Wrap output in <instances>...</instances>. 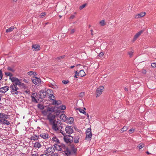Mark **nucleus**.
Here are the masks:
<instances>
[{"instance_id":"obj_1","label":"nucleus","mask_w":156,"mask_h":156,"mask_svg":"<svg viewBox=\"0 0 156 156\" xmlns=\"http://www.w3.org/2000/svg\"><path fill=\"white\" fill-rule=\"evenodd\" d=\"M52 125V129L55 131H59L60 130V132L63 135L65 134V133H64V132L62 130V125L60 123V121L59 120H58L57 121L56 120H55L52 123L50 124Z\"/></svg>"},{"instance_id":"obj_2","label":"nucleus","mask_w":156,"mask_h":156,"mask_svg":"<svg viewBox=\"0 0 156 156\" xmlns=\"http://www.w3.org/2000/svg\"><path fill=\"white\" fill-rule=\"evenodd\" d=\"M10 88L11 89V92L12 94L19 95L20 94V92L19 90V88L16 85H12Z\"/></svg>"},{"instance_id":"obj_3","label":"nucleus","mask_w":156,"mask_h":156,"mask_svg":"<svg viewBox=\"0 0 156 156\" xmlns=\"http://www.w3.org/2000/svg\"><path fill=\"white\" fill-rule=\"evenodd\" d=\"M46 116H47V119L49 121L50 124L52 123L55 120L56 116L54 114L52 113H49L47 114Z\"/></svg>"},{"instance_id":"obj_4","label":"nucleus","mask_w":156,"mask_h":156,"mask_svg":"<svg viewBox=\"0 0 156 156\" xmlns=\"http://www.w3.org/2000/svg\"><path fill=\"white\" fill-rule=\"evenodd\" d=\"M46 149L45 151L48 154L51 155L54 153L55 151V148L52 146L46 148Z\"/></svg>"},{"instance_id":"obj_5","label":"nucleus","mask_w":156,"mask_h":156,"mask_svg":"<svg viewBox=\"0 0 156 156\" xmlns=\"http://www.w3.org/2000/svg\"><path fill=\"white\" fill-rule=\"evenodd\" d=\"M9 79L11 80L12 82L13 83L12 85H16V86L17 85L20 86L21 83L18 79L15 77H9Z\"/></svg>"},{"instance_id":"obj_6","label":"nucleus","mask_w":156,"mask_h":156,"mask_svg":"<svg viewBox=\"0 0 156 156\" xmlns=\"http://www.w3.org/2000/svg\"><path fill=\"white\" fill-rule=\"evenodd\" d=\"M54 111V109L52 108L48 107L46 110H44L42 111V113L44 116L46 115L47 114L52 113Z\"/></svg>"},{"instance_id":"obj_7","label":"nucleus","mask_w":156,"mask_h":156,"mask_svg":"<svg viewBox=\"0 0 156 156\" xmlns=\"http://www.w3.org/2000/svg\"><path fill=\"white\" fill-rule=\"evenodd\" d=\"M86 139L87 140H90L92 136L91 130L90 128L87 129L86 132Z\"/></svg>"},{"instance_id":"obj_8","label":"nucleus","mask_w":156,"mask_h":156,"mask_svg":"<svg viewBox=\"0 0 156 156\" xmlns=\"http://www.w3.org/2000/svg\"><path fill=\"white\" fill-rule=\"evenodd\" d=\"M64 140L67 143L72 142L73 140V138L72 136L69 135H64Z\"/></svg>"},{"instance_id":"obj_9","label":"nucleus","mask_w":156,"mask_h":156,"mask_svg":"<svg viewBox=\"0 0 156 156\" xmlns=\"http://www.w3.org/2000/svg\"><path fill=\"white\" fill-rule=\"evenodd\" d=\"M104 87L101 86L98 88L96 91V97H99L103 91Z\"/></svg>"},{"instance_id":"obj_10","label":"nucleus","mask_w":156,"mask_h":156,"mask_svg":"<svg viewBox=\"0 0 156 156\" xmlns=\"http://www.w3.org/2000/svg\"><path fill=\"white\" fill-rule=\"evenodd\" d=\"M32 82L37 85L39 86L41 83V80L37 77H34L32 79Z\"/></svg>"},{"instance_id":"obj_11","label":"nucleus","mask_w":156,"mask_h":156,"mask_svg":"<svg viewBox=\"0 0 156 156\" xmlns=\"http://www.w3.org/2000/svg\"><path fill=\"white\" fill-rule=\"evenodd\" d=\"M65 130L66 133L69 134H72L73 132V127L70 126H67L65 128Z\"/></svg>"},{"instance_id":"obj_12","label":"nucleus","mask_w":156,"mask_h":156,"mask_svg":"<svg viewBox=\"0 0 156 156\" xmlns=\"http://www.w3.org/2000/svg\"><path fill=\"white\" fill-rule=\"evenodd\" d=\"M9 115H6L4 113H0V123H1L2 120L4 119H8L9 118Z\"/></svg>"},{"instance_id":"obj_13","label":"nucleus","mask_w":156,"mask_h":156,"mask_svg":"<svg viewBox=\"0 0 156 156\" xmlns=\"http://www.w3.org/2000/svg\"><path fill=\"white\" fill-rule=\"evenodd\" d=\"M31 47L33 51H38L41 49L40 46L37 44H32Z\"/></svg>"},{"instance_id":"obj_14","label":"nucleus","mask_w":156,"mask_h":156,"mask_svg":"<svg viewBox=\"0 0 156 156\" xmlns=\"http://www.w3.org/2000/svg\"><path fill=\"white\" fill-rule=\"evenodd\" d=\"M144 32V30H141L139 32L136 33L134 36L133 41H136V39L139 37L141 34Z\"/></svg>"},{"instance_id":"obj_15","label":"nucleus","mask_w":156,"mask_h":156,"mask_svg":"<svg viewBox=\"0 0 156 156\" xmlns=\"http://www.w3.org/2000/svg\"><path fill=\"white\" fill-rule=\"evenodd\" d=\"M47 94L48 96H49V98L53 97V98H55V97L52 94V91L51 90L48 89L47 90Z\"/></svg>"},{"instance_id":"obj_16","label":"nucleus","mask_w":156,"mask_h":156,"mask_svg":"<svg viewBox=\"0 0 156 156\" xmlns=\"http://www.w3.org/2000/svg\"><path fill=\"white\" fill-rule=\"evenodd\" d=\"M146 14L144 12H142L140 13L137 14L135 15V17L136 19H138L144 16Z\"/></svg>"},{"instance_id":"obj_17","label":"nucleus","mask_w":156,"mask_h":156,"mask_svg":"<svg viewBox=\"0 0 156 156\" xmlns=\"http://www.w3.org/2000/svg\"><path fill=\"white\" fill-rule=\"evenodd\" d=\"M47 94V91L46 92L44 90H41L40 92V96L41 98H44Z\"/></svg>"},{"instance_id":"obj_18","label":"nucleus","mask_w":156,"mask_h":156,"mask_svg":"<svg viewBox=\"0 0 156 156\" xmlns=\"http://www.w3.org/2000/svg\"><path fill=\"white\" fill-rule=\"evenodd\" d=\"M9 89V87L8 86H5L3 87L0 88V92L5 93Z\"/></svg>"},{"instance_id":"obj_19","label":"nucleus","mask_w":156,"mask_h":156,"mask_svg":"<svg viewBox=\"0 0 156 156\" xmlns=\"http://www.w3.org/2000/svg\"><path fill=\"white\" fill-rule=\"evenodd\" d=\"M40 136L44 139H48L49 137L48 134L47 133H43L40 134Z\"/></svg>"},{"instance_id":"obj_20","label":"nucleus","mask_w":156,"mask_h":156,"mask_svg":"<svg viewBox=\"0 0 156 156\" xmlns=\"http://www.w3.org/2000/svg\"><path fill=\"white\" fill-rule=\"evenodd\" d=\"M39 138V136L37 135H36L34 134L33 136H31L30 138V139L31 140L34 141H36Z\"/></svg>"},{"instance_id":"obj_21","label":"nucleus","mask_w":156,"mask_h":156,"mask_svg":"<svg viewBox=\"0 0 156 156\" xmlns=\"http://www.w3.org/2000/svg\"><path fill=\"white\" fill-rule=\"evenodd\" d=\"M60 119H62L64 122H66L67 120L68 117L64 114H62L60 116Z\"/></svg>"},{"instance_id":"obj_22","label":"nucleus","mask_w":156,"mask_h":156,"mask_svg":"<svg viewBox=\"0 0 156 156\" xmlns=\"http://www.w3.org/2000/svg\"><path fill=\"white\" fill-rule=\"evenodd\" d=\"M62 102V101L60 100H54L52 104L55 105H58L61 104Z\"/></svg>"},{"instance_id":"obj_23","label":"nucleus","mask_w":156,"mask_h":156,"mask_svg":"<svg viewBox=\"0 0 156 156\" xmlns=\"http://www.w3.org/2000/svg\"><path fill=\"white\" fill-rule=\"evenodd\" d=\"M79 75L80 76H85L86 74L83 70H81L78 73Z\"/></svg>"},{"instance_id":"obj_24","label":"nucleus","mask_w":156,"mask_h":156,"mask_svg":"<svg viewBox=\"0 0 156 156\" xmlns=\"http://www.w3.org/2000/svg\"><path fill=\"white\" fill-rule=\"evenodd\" d=\"M74 121L73 118V117H70L67 119V120L66 121L69 124H72Z\"/></svg>"},{"instance_id":"obj_25","label":"nucleus","mask_w":156,"mask_h":156,"mask_svg":"<svg viewBox=\"0 0 156 156\" xmlns=\"http://www.w3.org/2000/svg\"><path fill=\"white\" fill-rule=\"evenodd\" d=\"M14 28V26H12L6 30V32L9 33L12 31Z\"/></svg>"},{"instance_id":"obj_26","label":"nucleus","mask_w":156,"mask_h":156,"mask_svg":"<svg viewBox=\"0 0 156 156\" xmlns=\"http://www.w3.org/2000/svg\"><path fill=\"white\" fill-rule=\"evenodd\" d=\"M6 119H4L2 120V122L4 124H6L7 125L10 124V122L7 120Z\"/></svg>"},{"instance_id":"obj_27","label":"nucleus","mask_w":156,"mask_h":156,"mask_svg":"<svg viewBox=\"0 0 156 156\" xmlns=\"http://www.w3.org/2000/svg\"><path fill=\"white\" fill-rule=\"evenodd\" d=\"M20 86L21 87L24 89L25 90L27 89V87L26 85L24 83H21L20 84Z\"/></svg>"},{"instance_id":"obj_28","label":"nucleus","mask_w":156,"mask_h":156,"mask_svg":"<svg viewBox=\"0 0 156 156\" xmlns=\"http://www.w3.org/2000/svg\"><path fill=\"white\" fill-rule=\"evenodd\" d=\"M34 147H35L39 148L41 147V145L40 143L36 142L34 144Z\"/></svg>"},{"instance_id":"obj_29","label":"nucleus","mask_w":156,"mask_h":156,"mask_svg":"<svg viewBox=\"0 0 156 156\" xmlns=\"http://www.w3.org/2000/svg\"><path fill=\"white\" fill-rule=\"evenodd\" d=\"M100 23L101 26H103L106 25L105 20H103L100 22Z\"/></svg>"},{"instance_id":"obj_30","label":"nucleus","mask_w":156,"mask_h":156,"mask_svg":"<svg viewBox=\"0 0 156 156\" xmlns=\"http://www.w3.org/2000/svg\"><path fill=\"white\" fill-rule=\"evenodd\" d=\"M7 69L8 70L12 72H14L15 70L13 67H12L10 66H8L7 67Z\"/></svg>"},{"instance_id":"obj_31","label":"nucleus","mask_w":156,"mask_h":156,"mask_svg":"<svg viewBox=\"0 0 156 156\" xmlns=\"http://www.w3.org/2000/svg\"><path fill=\"white\" fill-rule=\"evenodd\" d=\"M128 129V128L126 126H124L121 129V133H122L126 131Z\"/></svg>"},{"instance_id":"obj_32","label":"nucleus","mask_w":156,"mask_h":156,"mask_svg":"<svg viewBox=\"0 0 156 156\" xmlns=\"http://www.w3.org/2000/svg\"><path fill=\"white\" fill-rule=\"evenodd\" d=\"M50 87L53 88L55 89H57L58 87L54 83H53V84L52 83H51V85L50 86Z\"/></svg>"},{"instance_id":"obj_33","label":"nucleus","mask_w":156,"mask_h":156,"mask_svg":"<svg viewBox=\"0 0 156 156\" xmlns=\"http://www.w3.org/2000/svg\"><path fill=\"white\" fill-rule=\"evenodd\" d=\"M37 107L41 110H42L44 109V106L41 104H39L37 105Z\"/></svg>"},{"instance_id":"obj_34","label":"nucleus","mask_w":156,"mask_h":156,"mask_svg":"<svg viewBox=\"0 0 156 156\" xmlns=\"http://www.w3.org/2000/svg\"><path fill=\"white\" fill-rule=\"evenodd\" d=\"M52 140L53 141L55 142V143H59V140H58V139L57 138H56V137H53L52 138Z\"/></svg>"},{"instance_id":"obj_35","label":"nucleus","mask_w":156,"mask_h":156,"mask_svg":"<svg viewBox=\"0 0 156 156\" xmlns=\"http://www.w3.org/2000/svg\"><path fill=\"white\" fill-rule=\"evenodd\" d=\"M5 74L6 76H9L10 77H12V73H10V72H5Z\"/></svg>"},{"instance_id":"obj_36","label":"nucleus","mask_w":156,"mask_h":156,"mask_svg":"<svg viewBox=\"0 0 156 156\" xmlns=\"http://www.w3.org/2000/svg\"><path fill=\"white\" fill-rule=\"evenodd\" d=\"M144 145L143 143H141L137 147H138L139 148V149L140 150L141 149L144 147Z\"/></svg>"},{"instance_id":"obj_37","label":"nucleus","mask_w":156,"mask_h":156,"mask_svg":"<svg viewBox=\"0 0 156 156\" xmlns=\"http://www.w3.org/2000/svg\"><path fill=\"white\" fill-rule=\"evenodd\" d=\"M46 15V13L45 12L42 13L41 14V15L40 16V17L41 18H42L44 17Z\"/></svg>"},{"instance_id":"obj_38","label":"nucleus","mask_w":156,"mask_h":156,"mask_svg":"<svg viewBox=\"0 0 156 156\" xmlns=\"http://www.w3.org/2000/svg\"><path fill=\"white\" fill-rule=\"evenodd\" d=\"M79 111L81 113H83L84 114H86V112L84 111L83 110L81 109V108H78V109Z\"/></svg>"},{"instance_id":"obj_39","label":"nucleus","mask_w":156,"mask_h":156,"mask_svg":"<svg viewBox=\"0 0 156 156\" xmlns=\"http://www.w3.org/2000/svg\"><path fill=\"white\" fill-rule=\"evenodd\" d=\"M31 98L32 101L33 102H35L36 103H37V101L35 97H33V96H31Z\"/></svg>"},{"instance_id":"obj_40","label":"nucleus","mask_w":156,"mask_h":156,"mask_svg":"<svg viewBox=\"0 0 156 156\" xmlns=\"http://www.w3.org/2000/svg\"><path fill=\"white\" fill-rule=\"evenodd\" d=\"M86 5H87V4H84L82 5H81L80 7V8H79L80 9V10H81L83 9L86 6Z\"/></svg>"},{"instance_id":"obj_41","label":"nucleus","mask_w":156,"mask_h":156,"mask_svg":"<svg viewBox=\"0 0 156 156\" xmlns=\"http://www.w3.org/2000/svg\"><path fill=\"white\" fill-rule=\"evenodd\" d=\"M65 57V55H63L62 56H60L59 57H57L56 58L58 60L62 59L63 58Z\"/></svg>"},{"instance_id":"obj_42","label":"nucleus","mask_w":156,"mask_h":156,"mask_svg":"<svg viewBox=\"0 0 156 156\" xmlns=\"http://www.w3.org/2000/svg\"><path fill=\"white\" fill-rule=\"evenodd\" d=\"M60 108L61 110H64L66 109V107L65 105H62L60 106Z\"/></svg>"},{"instance_id":"obj_43","label":"nucleus","mask_w":156,"mask_h":156,"mask_svg":"<svg viewBox=\"0 0 156 156\" xmlns=\"http://www.w3.org/2000/svg\"><path fill=\"white\" fill-rule=\"evenodd\" d=\"M3 75L2 73V69L0 70V80H1L2 77Z\"/></svg>"},{"instance_id":"obj_44","label":"nucleus","mask_w":156,"mask_h":156,"mask_svg":"<svg viewBox=\"0 0 156 156\" xmlns=\"http://www.w3.org/2000/svg\"><path fill=\"white\" fill-rule=\"evenodd\" d=\"M151 66L153 68L156 67V63H152L151 64Z\"/></svg>"},{"instance_id":"obj_45","label":"nucleus","mask_w":156,"mask_h":156,"mask_svg":"<svg viewBox=\"0 0 156 156\" xmlns=\"http://www.w3.org/2000/svg\"><path fill=\"white\" fill-rule=\"evenodd\" d=\"M62 82L64 84H66L69 83V81L68 80H63L62 81Z\"/></svg>"},{"instance_id":"obj_46","label":"nucleus","mask_w":156,"mask_h":156,"mask_svg":"<svg viewBox=\"0 0 156 156\" xmlns=\"http://www.w3.org/2000/svg\"><path fill=\"white\" fill-rule=\"evenodd\" d=\"M26 90L24 91V92L26 94H29L30 93V90L28 89H27V90L26 89Z\"/></svg>"},{"instance_id":"obj_47","label":"nucleus","mask_w":156,"mask_h":156,"mask_svg":"<svg viewBox=\"0 0 156 156\" xmlns=\"http://www.w3.org/2000/svg\"><path fill=\"white\" fill-rule=\"evenodd\" d=\"M134 132V129H130L129 131V133H132Z\"/></svg>"},{"instance_id":"obj_48","label":"nucleus","mask_w":156,"mask_h":156,"mask_svg":"<svg viewBox=\"0 0 156 156\" xmlns=\"http://www.w3.org/2000/svg\"><path fill=\"white\" fill-rule=\"evenodd\" d=\"M75 75L74 76V77L76 78H77V76H79L78 74L79 73L77 71H76L75 72Z\"/></svg>"},{"instance_id":"obj_49","label":"nucleus","mask_w":156,"mask_h":156,"mask_svg":"<svg viewBox=\"0 0 156 156\" xmlns=\"http://www.w3.org/2000/svg\"><path fill=\"white\" fill-rule=\"evenodd\" d=\"M51 156H58V153L55 152L51 154Z\"/></svg>"},{"instance_id":"obj_50","label":"nucleus","mask_w":156,"mask_h":156,"mask_svg":"<svg viewBox=\"0 0 156 156\" xmlns=\"http://www.w3.org/2000/svg\"><path fill=\"white\" fill-rule=\"evenodd\" d=\"M84 95V93L83 92H82L80 93V97H83Z\"/></svg>"},{"instance_id":"obj_51","label":"nucleus","mask_w":156,"mask_h":156,"mask_svg":"<svg viewBox=\"0 0 156 156\" xmlns=\"http://www.w3.org/2000/svg\"><path fill=\"white\" fill-rule=\"evenodd\" d=\"M104 55V53L103 52H100L99 54V56L100 57H102Z\"/></svg>"},{"instance_id":"obj_52","label":"nucleus","mask_w":156,"mask_h":156,"mask_svg":"<svg viewBox=\"0 0 156 156\" xmlns=\"http://www.w3.org/2000/svg\"><path fill=\"white\" fill-rule=\"evenodd\" d=\"M31 156H38V155L37 153H35L34 154H32Z\"/></svg>"},{"instance_id":"obj_53","label":"nucleus","mask_w":156,"mask_h":156,"mask_svg":"<svg viewBox=\"0 0 156 156\" xmlns=\"http://www.w3.org/2000/svg\"><path fill=\"white\" fill-rule=\"evenodd\" d=\"M28 74L29 75H32L33 74V73L32 71H30L28 72Z\"/></svg>"},{"instance_id":"obj_54","label":"nucleus","mask_w":156,"mask_h":156,"mask_svg":"<svg viewBox=\"0 0 156 156\" xmlns=\"http://www.w3.org/2000/svg\"><path fill=\"white\" fill-rule=\"evenodd\" d=\"M128 54L130 55V57H131L132 56L133 54V52H130L128 53Z\"/></svg>"},{"instance_id":"obj_55","label":"nucleus","mask_w":156,"mask_h":156,"mask_svg":"<svg viewBox=\"0 0 156 156\" xmlns=\"http://www.w3.org/2000/svg\"><path fill=\"white\" fill-rule=\"evenodd\" d=\"M40 156H49L47 154H45L41 155Z\"/></svg>"},{"instance_id":"obj_56","label":"nucleus","mask_w":156,"mask_h":156,"mask_svg":"<svg viewBox=\"0 0 156 156\" xmlns=\"http://www.w3.org/2000/svg\"><path fill=\"white\" fill-rule=\"evenodd\" d=\"M75 32V30L74 29H72L70 32V33L71 34H73Z\"/></svg>"},{"instance_id":"obj_57","label":"nucleus","mask_w":156,"mask_h":156,"mask_svg":"<svg viewBox=\"0 0 156 156\" xmlns=\"http://www.w3.org/2000/svg\"><path fill=\"white\" fill-rule=\"evenodd\" d=\"M74 142L75 143H78L79 142V140L78 139H76L74 140Z\"/></svg>"},{"instance_id":"obj_58","label":"nucleus","mask_w":156,"mask_h":156,"mask_svg":"<svg viewBox=\"0 0 156 156\" xmlns=\"http://www.w3.org/2000/svg\"><path fill=\"white\" fill-rule=\"evenodd\" d=\"M36 94H35V93H34L32 94L31 96H33V97H35L36 96Z\"/></svg>"},{"instance_id":"obj_59","label":"nucleus","mask_w":156,"mask_h":156,"mask_svg":"<svg viewBox=\"0 0 156 156\" xmlns=\"http://www.w3.org/2000/svg\"><path fill=\"white\" fill-rule=\"evenodd\" d=\"M74 17H75V15H72L70 16V18L71 19H73L74 18Z\"/></svg>"},{"instance_id":"obj_60","label":"nucleus","mask_w":156,"mask_h":156,"mask_svg":"<svg viewBox=\"0 0 156 156\" xmlns=\"http://www.w3.org/2000/svg\"><path fill=\"white\" fill-rule=\"evenodd\" d=\"M50 99H51L52 100H53V101H54V100H55V99H54L55 98H53V97H51V98H49Z\"/></svg>"},{"instance_id":"obj_61","label":"nucleus","mask_w":156,"mask_h":156,"mask_svg":"<svg viewBox=\"0 0 156 156\" xmlns=\"http://www.w3.org/2000/svg\"><path fill=\"white\" fill-rule=\"evenodd\" d=\"M124 90L125 91H127L128 90V89L127 88H126V87H125L124 88Z\"/></svg>"},{"instance_id":"obj_62","label":"nucleus","mask_w":156,"mask_h":156,"mask_svg":"<svg viewBox=\"0 0 156 156\" xmlns=\"http://www.w3.org/2000/svg\"><path fill=\"white\" fill-rule=\"evenodd\" d=\"M75 67V66H70V68L71 69H72V68H73L74 67Z\"/></svg>"},{"instance_id":"obj_63","label":"nucleus","mask_w":156,"mask_h":156,"mask_svg":"<svg viewBox=\"0 0 156 156\" xmlns=\"http://www.w3.org/2000/svg\"><path fill=\"white\" fill-rule=\"evenodd\" d=\"M87 118H89V115L88 114H87Z\"/></svg>"},{"instance_id":"obj_64","label":"nucleus","mask_w":156,"mask_h":156,"mask_svg":"<svg viewBox=\"0 0 156 156\" xmlns=\"http://www.w3.org/2000/svg\"><path fill=\"white\" fill-rule=\"evenodd\" d=\"M24 81L26 82H27V80H24Z\"/></svg>"}]
</instances>
